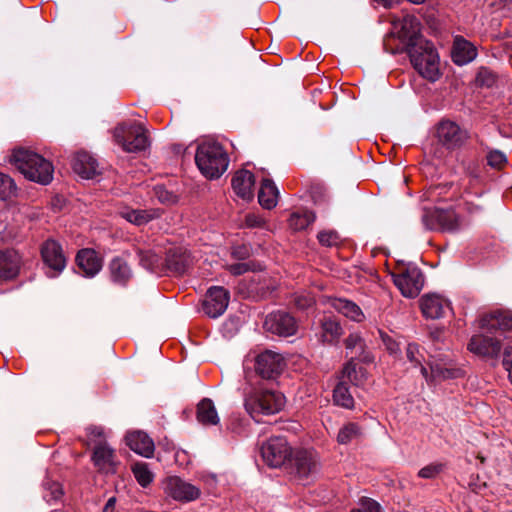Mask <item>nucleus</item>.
<instances>
[{
	"label": "nucleus",
	"mask_w": 512,
	"mask_h": 512,
	"mask_svg": "<svg viewBox=\"0 0 512 512\" xmlns=\"http://www.w3.org/2000/svg\"><path fill=\"white\" fill-rule=\"evenodd\" d=\"M120 216L126 221L137 225H145L150 221L159 218L162 214L160 209L150 208V209H132L129 207L122 208L119 211Z\"/></svg>",
	"instance_id": "nucleus-27"
},
{
	"label": "nucleus",
	"mask_w": 512,
	"mask_h": 512,
	"mask_svg": "<svg viewBox=\"0 0 512 512\" xmlns=\"http://www.w3.org/2000/svg\"><path fill=\"white\" fill-rule=\"evenodd\" d=\"M72 168L83 179H93L100 174L98 161L86 151H79L74 155Z\"/></svg>",
	"instance_id": "nucleus-19"
},
{
	"label": "nucleus",
	"mask_w": 512,
	"mask_h": 512,
	"mask_svg": "<svg viewBox=\"0 0 512 512\" xmlns=\"http://www.w3.org/2000/svg\"><path fill=\"white\" fill-rule=\"evenodd\" d=\"M108 270L111 282L121 287L126 286L133 276L130 265L120 256L111 259Z\"/></svg>",
	"instance_id": "nucleus-23"
},
{
	"label": "nucleus",
	"mask_w": 512,
	"mask_h": 512,
	"mask_svg": "<svg viewBox=\"0 0 512 512\" xmlns=\"http://www.w3.org/2000/svg\"><path fill=\"white\" fill-rule=\"evenodd\" d=\"M320 340L323 343L332 344L337 341L343 333L338 320L332 316H324L320 320Z\"/></svg>",
	"instance_id": "nucleus-32"
},
{
	"label": "nucleus",
	"mask_w": 512,
	"mask_h": 512,
	"mask_svg": "<svg viewBox=\"0 0 512 512\" xmlns=\"http://www.w3.org/2000/svg\"><path fill=\"white\" fill-rule=\"evenodd\" d=\"M365 376V371L362 367L357 368L354 360H350L342 370V378L347 379L349 382L359 384Z\"/></svg>",
	"instance_id": "nucleus-40"
},
{
	"label": "nucleus",
	"mask_w": 512,
	"mask_h": 512,
	"mask_svg": "<svg viewBox=\"0 0 512 512\" xmlns=\"http://www.w3.org/2000/svg\"><path fill=\"white\" fill-rule=\"evenodd\" d=\"M420 307L426 318L438 319L450 308L449 302L439 295H426L420 300Z\"/></svg>",
	"instance_id": "nucleus-24"
},
{
	"label": "nucleus",
	"mask_w": 512,
	"mask_h": 512,
	"mask_svg": "<svg viewBox=\"0 0 512 512\" xmlns=\"http://www.w3.org/2000/svg\"><path fill=\"white\" fill-rule=\"evenodd\" d=\"M377 3L382 4L384 7L390 8L400 2V0H375Z\"/></svg>",
	"instance_id": "nucleus-58"
},
{
	"label": "nucleus",
	"mask_w": 512,
	"mask_h": 512,
	"mask_svg": "<svg viewBox=\"0 0 512 512\" xmlns=\"http://www.w3.org/2000/svg\"><path fill=\"white\" fill-rule=\"evenodd\" d=\"M255 177L252 172L242 169L237 171L232 178L234 192L245 200L253 198Z\"/></svg>",
	"instance_id": "nucleus-26"
},
{
	"label": "nucleus",
	"mask_w": 512,
	"mask_h": 512,
	"mask_svg": "<svg viewBox=\"0 0 512 512\" xmlns=\"http://www.w3.org/2000/svg\"><path fill=\"white\" fill-rule=\"evenodd\" d=\"M251 250L247 245H238L232 248L231 256L237 260H246L250 257Z\"/></svg>",
	"instance_id": "nucleus-51"
},
{
	"label": "nucleus",
	"mask_w": 512,
	"mask_h": 512,
	"mask_svg": "<svg viewBox=\"0 0 512 512\" xmlns=\"http://www.w3.org/2000/svg\"><path fill=\"white\" fill-rule=\"evenodd\" d=\"M126 443L131 450L135 453L150 458L154 453V442L153 440L142 431L129 432L126 435Z\"/></svg>",
	"instance_id": "nucleus-25"
},
{
	"label": "nucleus",
	"mask_w": 512,
	"mask_h": 512,
	"mask_svg": "<svg viewBox=\"0 0 512 512\" xmlns=\"http://www.w3.org/2000/svg\"><path fill=\"white\" fill-rule=\"evenodd\" d=\"M195 162L206 178L217 179L227 170L229 157L219 143L208 141L198 146Z\"/></svg>",
	"instance_id": "nucleus-2"
},
{
	"label": "nucleus",
	"mask_w": 512,
	"mask_h": 512,
	"mask_svg": "<svg viewBox=\"0 0 512 512\" xmlns=\"http://www.w3.org/2000/svg\"><path fill=\"white\" fill-rule=\"evenodd\" d=\"M63 495L62 487L57 482H52L47 488V492L44 495V498L47 502H56L60 500Z\"/></svg>",
	"instance_id": "nucleus-50"
},
{
	"label": "nucleus",
	"mask_w": 512,
	"mask_h": 512,
	"mask_svg": "<svg viewBox=\"0 0 512 512\" xmlns=\"http://www.w3.org/2000/svg\"><path fill=\"white\" fill-rule=\"evenodd\" d=\"M314 298L309 293L295 294L293 297V303L296 308L305 310L314 305Z\"/></svg>",
	"instance_id": "nucleus-48"
},
{
	"label": "nucleus",
	"mask_w": 512,
	"mask_h": 512,
	"mask_svg": "<svg viewBox=\"0 0 512 512\" xmlns=\"http://www.w3.org/2000/svg\"><path fill=\"white\" fill-rule=\"evenodd\" d=\"M496 82V75L488 68H480L476 75V84L483 87H491Z\"/></svg>",
	"instance_id": "nucleus-45"
},
{
	"label": "nucleus",
	"mask_w": 512,
	"mask_h": 512,
	"mask_svg": "<svg viewBox=\"0 0 512 512\" xmlns=\"http://www.w3.org/2000/svg\"><path fill=\"white\" fill-rule=\"evenodd\" d=\"M315 216L308 210L296 211L290 215L288 220L289 227L295 231H300L307 228L314 222Z\"/></svg>",
	"instance_id": "nucleus-36"
},
{
	"label": "nucleus",
	"mask_w": 512,
	"mask_h": 512,
	"mask_svg": "<svg viewBox=\"0 0 512 512\" xmlns=\"http://www.w3.org/2000/svg\"><path fill=\"white\" fill-rule=\"evenodd\" d=\"M292 455L289 461L292 463L295 473L300 479L308 478L318 472L319 459L314 450L301 449Z\"/></svg>",
	"instance_id": "nucleus-15"
},
{
	"label": "nucleus",
	"mask_w": 512,
	"mask_h": 512,
	"mask_svg": "<svg viewBox=\"0 0 512 512\" xmlns=\"http://www.w3.org/2000/svg\"><path fill=\"white\" fill-rule=\"evenodd\" d=\"M330 305L337 312L355 322H361L365 319V315L361 308L354 302L343 298H333Z\"/></svg>",
	"instance_id": "nucleus-30"
},
{
	"label": "nucleus",
	"mask_w": 512,
	"mask_h": 512,
	"mask_svg": "<svg viewBox=\"0 0 512 512\" xmlns=\"http://www.w3.org/2000/svg\"><path fill=\"white\" fill-rule=\"evenodd\" d=\"M395 286L406 298L417 297L424 286V275L415 265L399 266L391 273Z\"/></svg>",
	"instance_id": "nucleus-7"
},
{
	"label": "nucleus",
	"mask_w": 512,
	"mask_h": 512,
	"mask_svg": "<svg viewBox=\"0 0 512 512\" xmlns=\"http://www.w3.org/2000/svg\"><path fill=\"white\" fill-rule=\"evenodd\" d=\"M361 435L362 431L358 424L348 423L339 430L337 435V442L339 444L346 445L353 440L358 439Z\"/></svg>",
	"instance_id": "nucleus-38"
},
{
	"label": "nucleus",
	"mask_w": 512,
	"mask_h": 512,
	"mask_svg": "<svg viewBox=\"0 0 512 512\" xmlns=\"http://www.w3.org/2000/svg\"><path fill=\"white\" fill-rule=\"evenodd\" d=\"M92 461L94 466L104 473H115L118 464L114 449L102 440L93 448Z\"/></svg>",
	"instance_id": "nucleus-18"
},
{
	"label": "nucleus",
	"mask_w": 512,
	"mask_h": 512,
	"mask_svg": "<svg viewBox=\"0 0 512 512\" xmlns=\"http://www.w3.org/2000/svg\"><path fill=\"white\" fill-rule=\"evenodd\" d=\"M164 492L176 501L190 502L199 498V487L181 479L178 476L167 477L163 481Z\"/></svg>",
	"instance_id": "nucleus-12"
},
{
	"label": "nucleus",
	"mask_w": 512,
	"mask_h": 512,
	"mask_svg": "<svg viewBox=\"0 0 512 512\" xmlns=\"http://www.w3.org/2000/svg\"><path fill=\"white\" fill-rule=\"evenodd\" d=\"M502 348L499 339L476 334L471 337L467 349L480 357L496 359L498 358Z\"/></svg>",
	"instance_id": "nucleus-17"
},
{
	"label": "nucleus",
	"mask_w": 512,
	"mask_h": 512,
	"mask_svg": "<svg viewBox=\"0 0 512 512\" xmlns=\"http://www.w3.org/2000/svg\"><path fill=\"white\" fill-rule=\"evenodd\" d=\"M279 191L275 183L269 178H263L258 193L259 204L265 209H272L277 205Z\"/></svg>",
	"instance_id": "nucleus-31"
},
{
	"label": "nucleus",
	"mask_w": 512,
	"mask_h": 512,
	"mask_svg": "<svg viewBox=\"0 0 512 512\" xmlns=\"http://www.w3.org/2000/svg\"><path fill=\"white\" fill-rule=\"evenodd\" d=\"M319 242L326 247H332L339 243L340 237L335 231H322L317 236Z\"/></svg>",
	"instance_id": "nucleus-49"
},
{
	"label": "nucleus",
	"mask_w": 512,
	"mask_h": 512,
	"mask_svg": "<svg viewBox=\"0 0 512 512\" xmlns=\"http://www.w3.org/2000/svg\"><path fill=\"white\" fill-rule=\"evenodd\" d=\"M197 420L203 425H217L219 423L220 419L211 399L204 398L198 403Z\"/></svg>",
	"instance_id": "nucleus-33"
},
{
	"label": "nucleus",
	"mask_w": 512,
	"mask_h": 512,
	"mask_svg": "<svg viewBox=\"0 0 512 512\" xmlns=\"http://www.w3.org/2000/svg\"><path fill=\"white\" fill-rule=\"evenodd\" d=\"M88 437L89 440L95 445L99 441H105L104 439V432L101 427H90L88 428Z\"/></svg>",
	"instance_id": "nucleus-54"
},
{
	"label": "nucleus",
	"mask_w": 512,
	"mask_h": 512,
	"mask_svg": "<svg viewBox=\"0 0 512 512\" xmlns=\"http://www.w3.org/2000/svg\"><path fill=\"white\" fill-rule=\"evenodd\" d=\"M261 455L268 466L278 468L290 459L292 450L285 438L273 437L261 446Z\"/></svg>",
	"instance_id": "nucleus-11"
},
{
	"label": "nucleus",
	"mask_w": 512,
	"mask_h": 512,
	"mask_svg": "<svg viewBox=\"0 0 512 512\" xmlns=\"http://www.w3.org/2000/svg\"><path fill=\"white\" fill-rule=\"evenodd\" d=\"M346 355L352 360L371 362V356L365 352V342L358 333H351L344 341Z\"/></svg>",
	"instance_id": "nucleus-29"
},
{
	"label": "nucleus",
	"mask_w": 512,
	"mask_h": 512,
	"mask_svg": "<svg viewBox=\"0 0 512 512\" xmlns=\"http://www.w3.org/2000/svg\"><path fill=\"white\" fill-rule=\"evenodd\" d=\"M387 348L388 350L391 352V353H396L397 351V345L395 343H391V344H388L387 345Z\"/></svg>",
	"instance_id": "nucleus-59"
},
{
	"label": "nucleus",
	"mask_w": 512,
	"mask_h": 512,
	"mask_svg": "<svg viewBox=\"0 0 512 512\" xmlns=\"http://www.w3.org/2000/svg\"><path fill=\"white\" fill-rule=\"evenodd\" d=\"M267 331L279 336H291L297 330V323L294 317L284 311H277L269 314L264 322Z\"/></svg>",
	"instance_id": "nucleus-16"
},
{
	"label": "nucleus",
	"mask_w": 512,
	"mask_h": 512,
	"mask_svg": "<svg viewBox=\"0 0 512 512\" xmlns=\"http://www.w3.org/2000/svg\"><path fill=\"white\" fill-rule=\"evenodd\" d=\"M503 366L505 367L506 371L508 372L509 379L512 383V346L511 345H507L504 348Z\"/></svg>",
	"instance_id": "nucleus-53"
},
{
	"label": "nucleus",
	"mask_w": 512,
	"mask_h": 512,
	"mask_svg": "<svg viewBox=\"0 0 512 512\" xmlns=\"http://www.w3.org/2000/svg\"><path fill=\"white\" fill-rule=\"evenodd\" d=\"M40 255L47 277L56 278L64 271L67 258L58 241L52 238L45 240L40 246Z\"/></svg>",
	"instance_id": "nucleus-8"
},
{
	"label": "nucleus",
	"mask_w": 512,
	"mask_h": 512,
	"mask_svg": "<svg viewBox=\"0 0 512 512\" xmlns=\"http://www.w3.org/2000/svg\"><path fill=\"white\" fill-rule=\"evenodd\" d=\"M115 502H116V499L114 497L109 498L103 508V512H112L113 508L115 506Z\"/></svg>",
	"instance_id": "nucleus-57"
},
{
	"label": "nucleus",
	"mask_w": 512,
	"mask_h": 512,
	"mask_svg": "<svg viewBox=\"0 0 512 512\" xmlns=\"http://www.w3.org/2000/svg\"><path fill=\"white\" fill-rule=\"evenodd\" d=\"M444 468L445 464L443 463H430L419 470L418 476L423 479H434L444 470Z\"/></svg>",
	"instance_id": "nucleus-44"
},
{
	"label": "nucleus",
	"mask_w": 512,
	"mask_h": 512,
	"mask_svg": "<svg viewBox=\"0 0 512 512\" xmlns=\"http://www.w3.org/2000/svg\"><path fill=\"white\" fill-rule=\"evenodd\" d=\"M422 221L427 229L442 232H456L464 225L463 218L452 207L427 209L424 211Z\"/></svg>",
	"instance_id": "nucleus-6"
},
{
	"label": "nucleus",
	"mask_w": 512,
	"mask_h": 512,
	"mask_svg": "<svg viewBox=\"0 0 512 512\" xmlns=\"http://www.w3.org/2000/svg\"><path fill=\"white\" fill-rule=\"evenodd\" d=\"M114 139L126 152H139L149 146L147 130L136 122L121 123L114 129Z\"/></svg>",
	"instance_id": "nucleus-5"
},
{
	"label": "nucleus",
	"mask_w": 512,
	"mask_h": 512,
	"mask_svg": "<svg viewBox=\"0 0 512 512\" xmlns=\"http://www.w3.org/2000/svg\"><path fill=\"white\" fill-rule=\"evenodd\" d=\"M139 263L148 270H154L160 264V256L151 250L138 251Z\"/></svg>",
	"instance_id": "nucleus-42"
},
{
	"label": "nucleus",
	"mask_w": 512,
	"mask_h": 512,
	"mask_svg": "<svg viewBox=\"0 0 512 512\" xmlns=\"http://www.w3.org/2000/svg\"><path fill=\"white\" fill-rule=\"evenodd\" d=\"M360 505L363 509V512H380L381 506L378 502L375 500L368 498V497H362L360 499Z\"/></svg>",
	"instance_id": "nucleus-52"
},
{
	"label": "nucleus",
	"mask_w": 512,
	"mask_h": 512,
	"mask_svg": "<svg viewBox=\"0 0 512 512\" xmlns=\"http://www.w3.org/2000/svg\"><path fill=\"white\" fill-rule=\"evenodd\" d=\"M76 263L83 275L93 277L102 269L103 260L95 250L85 248L77 253Z\"/></svg>",
	"instance_id": "nucleus-20"
},
{
	"label": "nucleus",
	"mask_w": 512,
	"mask_h": 512,
	"mask_svg": "<svg viewBox=\"0 0 512 512\" xmlns=\"http://www.w3.org/2000/svg\"><path fill=\"white\" fill-rule=\"evenodd\" d=\"M407 359L412 363L413 366L420 367L421 374L426 379L429 380V373L425 366L422 365V361L424 360L423 354L420 352L419 346L417 344H408L406 349Z\"/></svg>",
	"instance_id": "nucleus-39"
},
{
	"label": "nucleus",
	"mask_w": 512,
	"mask_h": 512,
	"mask_svg": "<svg viewBox=\"0 0 512 512\" xmlns=\"http://www.w3.org/2000/svg\"><path fill=\"white\" fill-rule=\"evenodd\" d=\"M230 301V293L222 286L210 287L202 302V310L210 318H218L227 309Z\"/></svg>",
	"instance_id": "nucleus-13"
},
{
	"label": "nucleus",
	"mask_w": 512,
	"mask_h": 512,
	"mask_svg": "<svg viewBox=\"0 0 512 512\" xmlns=\"http://www.w3.org/2000/svg\"><path fill=\"white\" fill-rule=\"evenodd\" d=\"M480 327L489 333L510 331L512 330V315L501 311L486 314L480 319Z\"/></svg>",
	"instance_id": "nucleus-21"
},
{
	"label": "nucleus",
	"mask_w": 512,
	"mask_h": 512,
	"mask_svg": "<svg viewBox=\"0 0 512 512\" xmlns=\"http://www.w3.org/2000/svg\"><path fill=\"white\" fill-rule=\"evenodd\" d=\"M285 365L281 354L266 350L256 357L255 371L264 379H274L283 372Z\"/></svg>",
	"instance_id": "nucleus-14"
},
{
	"label": "nucleus",
	"mask_w": 512,
	"mask_h": 512,
	"mask_svg": "<svg viewBox=\"0 0 512 512\" xmlns=\"http://www.w3.org/2000/svg\"><path fill=\"white\" fill-rule=\"evenodd\" d=\"M414 69L428 81L435 82L440 76L439 55L433 44L425 41L407 51Z\"/></svg>",
	"instance_id": "nucleus-3"
},
{
	"label": "nucleus",
	"mask_w": 512,
	"mask_h": 512,
	"mask_svg": "<svg viewBox=\"0 0 512 512\" xmlns=\"http://www.w3.org/2000/svg\"><path fill=\"white\" fill-rule=\"evenodd\" d=\"M17 186L14 180L6 174L0 173V200H8L16 195Z\"/></svg>",
	"instance_id": "nucleus-41"
},
{
	"label": "nucleus",
	"mask_w": 512,
	"mask_h": 512,
	"mask_svg": "<svg viewBox=\"0 0 512 512\" xmlns=\"http://www.w3.org/2000/svg\"><path fill=\"white\" fill-rule=\"evenodd\" d=\"M284 396L273 390L254 388L244 397L246 411L255 418L256 416L278 413L284 407Z\"/></svg>",
	"instance_id": "nucleus-4"
},
{
	"label": "nucleus",
	"mask_w": 512,
	"mask_h": 512,
	"mask_svg": "<svg viewBox=\"0 0 512 512\" xmlns=\"http://www.w3.org/2000/svg\"><path fill=\"white\" fill-rule=\"evenodd\" d=\"M225 269L234 276L242 275L248 271H255L256 266L252 262H240L234 264H226Z\"/></svg>",
	"instance_id": "nucleus-47"
},
{
	"label": "nucleus",
	"mask_w": 512,
	"mask_h": 512,
	"mask_svg": "<svg viewBox=\"0 0 512 512\" xmlns=\"http://www.w3.org/2000/svg\"><path fill=\"white\" fill-rule=\"evenodd\" d=\"M156 193L161 202H169L172 198V196L169 195L168 192L164 191L161 188H159Z\"/></svg>",
	"instance_id": "nucleus-56"
},
{
	"label": "nucleus",
	"mask_w": 512,
	"mask_h": 512,
	"mask_svg": "<svg viewBox=\"0 0 512 512\" xmlns=\"http://www.w3.org/2000/svg\"><path fill=\"white\" fill-rule=\"evenodd\" d=\"M166 261L168 268L177 273H183L188 265L187 258L184 255H177L176 253H171V251Z\"/></svg>",
	"instance_id": "nucleus-43"
},
{
	"label": "nucleus",
	"mask_w": 512,
	"mask_h": 512,
	"mask_svg": "<svg viewBox=\"0 0 512 512\" xmlns=\"http://www.w3.org/2000/svg\"><path fill=\"white\" fill-rule=\"evenodd\" d=\"M392 25L394 33L407 51L425 42L420 36V22L415 16L405 15L402 19L393 20Z\"/></svg>",
	"instance_id": "nucleus-10"
},
{
	"label": "nucleus",
	"mask_w": 512,
	"mask_h": 512,
	"mask_svg": "<svg viewBox=\"0 0 512 512\" xmlns=\"http://www.w3.org/2000/svg\"><path fill=\"white\" fill-rule=\"evenodd\" d=\"M333 400L336 405L346 409H352L354 407V399L344 381L338 383L333 391Z\"/></svg>",
	"instance_id": "nucleus-35"
},
{
	"label": "nucleus",
	"mask_w": 512,
	"mask_h": 512,
	"mask_svg": "<svg viewBox=\"0 0 512 512\" xmlns=\"http://www.w3.org/2000/svg\"><path fill=\"white\" fill-rule=\"evenodd\" d=\"M476 47L463 37L457 36L452 49V59L457 65H465L475 59Z\"/></svg>",
	"instance_id": "nucleus-28"
},
{
	"label": "nucleus",
	"mask_w": 512,
	"mask_h": 512,
	"mask_svg": "<svg viewBox=\"0 0 512 512\" xmlns=\"http://www.w3.org/2000/svg\"><path fill=\"white\" fill-rule=\"evenodd\" d=\"M21 256L13 249L0 251V280L15 278L21 267Z\"/></svg>",
	"instance_id": "nucleus-22"
},
{
	"label": "nucleus",
	"mask_w": 512,
	"mask_h": 512,
	"mask_svg": "<svg viewBox=\"0 0 512 512\" xmlns=\"http://www.w3.org/2000/svg\"><path fill=\"white\" fill-rule=\"evenodd\" d=\"M245 223L249 227H260L263 225L264 221L255 214H248L245 217Z\"/></svg>",
	"instance_id": "nucleus-55"
},
{
	"label": "nucleus",
	"mask_w": 512,
	"mask_h": 512,
	"mask_svg": "<svg viewBox=\"0 0 512 512\" xmlns=\"http://www.w3.org/2000/svg\"><path fill=\"white\" fill-rule=\"evenodd\" d=\"M487 163L493 168L501 169L507 164V157L502 151L492 150L487 154Z\"/></svg>",
	"instance_id": "nucleus-46"
},
{
	"label": "nucleus",
	"mask_w": 512,
	"mask_h": 512,
	"mask_svg": "<svg viewBox=\"0 0 512 512\" xmlns=\"http://www.w3.org/2000/svg\"><path fill=\"white\" fill-rule=\"evenodd\" d=\"M435 136L438 142L450 151L461 148L469 138L466 129L449 119H443L437 124Z\"/></svg>",
	"instance_id": "nucleus-9"
},
{
	"label": "nucleus",
	"mask_w": 512,
	"mask_h": 512,
	"mask_svg": "<svg viewBox=\"0 0 512 512\" xmlns=\"http://www.w3.org/2000/svg\"><path fill=\"white\" fill-rule=\"evenodd\" d=\"M430 369L431 373L429 374L428 381L455 379L463 376V371L459 368L444 367L440 364H432Z\"/></svg>",
	"instance_id": "nucleus-34"
},
{
	"label": "nucleus",
	"mask_w": 512,
	"mask_h": 512,
	"mask_svg": "<svg viewBox=\"0 0 512 512\" xmlns=\"http://www.w3.org/2000/svg\"><path fill=\"white\" fill-rule=\"evenodd\" d=\"M9 161L28 180L42 185H47L53 180V164L32 150L14 149Z\"/></svg>",
	"instance_id": "nucleus-1"
},
{
	"label": "nucleus",
	"mask_w": 512,
	"mask_h": 512,
	"mask_svg": "<svg viewBox=\"0 0 512 512\" xmlns=\"http://www.w3.org/2000/svg\"><path fill=\"white\" fill-rule=\"evenodd\" d=\"M351 512H363V511L358 509V510H352Z\"/></svg>",
	"instance_id": "nucleus-61"
},
{
	"label": "nucleus",
	"mask_w": 512,
	"mask_h": 512,
	"mask_svg": "<svg viewBox=\"0 0 512 512\" xmlns=\"http://www.w3.org/2000/svg\"><path fill=\"white\" fill-rule=\"evenodd\" d=\"M408 1L413 4H421V3L425 2V0H408Z\"/></svg>",
	"instance_id": "nucleus-60"
},
{
	"label": "nucleus",
	"mask_w": 512,
	"mask_h": 512,
	"mask_svg": "<svg viewBox=\"0 0 512 512\" xmlns=\"http://www.w3.org/2000/svg\"><path fill=\"white\" fill-rule=\"evenodd\" d=\"M131 470L135 479L142 487H147L154 480V474L145 462L134 463Z\"/></svg>",
	"instance_id": "nucleus-37"
}]
</instances>
